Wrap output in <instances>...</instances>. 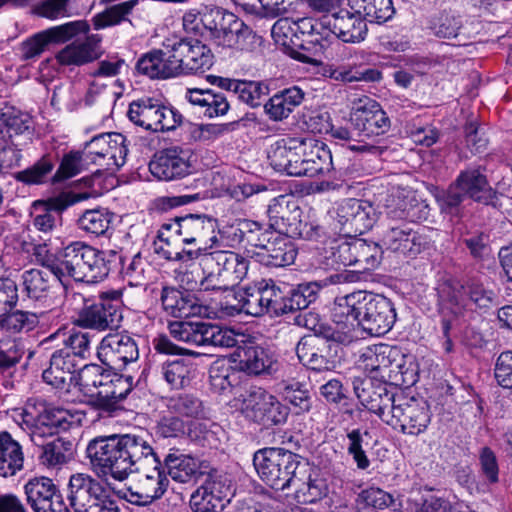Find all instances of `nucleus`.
I'll return each instance as SVG.
<instances>
[{
    "instance_id": "46",
    "label": "nucleus",
    "mask_w": 512,
    "mask_h": 512,
    "mask_svg": "<svg viewBox=\"0 0 512 512\" xmlns=\"http://www.w3.org/2000/svg\"><path fill=\"white\" fill-rule=\"evenodd\" d=\"M164 463L169 476L179 483L196 480L202 474L198 461L188 455L169 453L166 455Z\"/></svg>"
},
{
    "instance_id": "59",
    "label": "nucleus",
    "mask_w": 512,
    "mask_h": 512,
    "mask_svg": "<svg viewBox=\"0 0 512 512\" xmlns=\"http://www.w3.org/2000/svg\"><path fill=\"white\" fill-rule=\"evenodd\" d=\"M161 373L172 388L181 389L189 385L193 377V366L184 360H175L163 364Z\"/></svg>"
},
{
    "instance_id": "24",
    "label": "nucleus",
    "mask_w": 512,
    "mask_h": 512,
    "mask_svg": "<svg viewBox=\"0 0 512 512\" xmlns=\"http://www.w3.org/2000/svg\"><path fill=\"white\" fill-rule=\"evenodd\" d=\"M27 503L34 512H70L58 487L48 477H34L24 485Z\"/></svg>"
},
{
    "instance_id": "28",
    "label": "nucleus",
    "mask_w": 512,
    "mask_h": 512,
    "mask_svg": "<svg viewBox=\"0 0 512 512\" xmlns=\"http://www.w3.org/2000/svg\"><path fill=\"white\" fill-rule=\"evenodd\" d=\"M149 170L159 180L175 181L191 174L192 165L182 150L168 148L153 157Z\"/></svg>"
},
{
    "instance_id": "57",
    "label": "nucleus",
    "mask_w": 512,
    "mask_h": 512,
    "mask_svg": "<svg viewBox=\"0 0 512 512\" xmlns=\"http://www.w3.org/2000/svg\"><path fill=\"white\" fill-rule=\"evenodd\" d=\"M54 166L52 158L49 155H44L32 166L16 172L14 179L25 185H41L47 181Z\"/></svg>"
},
{
    "instance_id": "43",
    "label": "nucleus",
    "mask_w": 512,
    "mask_h": 512,
    "mask_svg": "<svg viewBox=\"0 0 512 512\" xmlns=\"http://www.w3.org/2000/svg\"><path fill=\"white\" fill-rule=\"evenodd\" d=\"M24 455L18 441L7 431L0 432V476H14L23 469Z\"/></svg>"
},
{
    "instance_id": "42",
    "label": "nucleus",
    "mask_w": 512,
    "mask_h": 512,
    "mask_svg": "<svg viewBox=\"0 0 512 512\" xmlns=\"http://www.w3.org/2000/svg\"><path fill=\"white\" fill-rule=\"evenodd\" d=\"M242 241L251 247L258 249L256 252L259 261L263 258V254L268 253L276 240L275 235H281L280 232L264 228V226L256 221L244 220L239 229Z\"/></svg>"
},
{
    "instance_id": "7",
    "label": "nucleus",
    "mask_w": 512,
    "mask_h": 512,
    "mask_svg": "<svg viewBox=\"0 0 512 512\" xmlns=\"http://www.w3.org/2000/svg\"><path fill=\"white\" fill-rule=\"evenodd\" d=\"M467 198L486 205L493 204L496 199V192L489 185L480 166L461 171L437 200L441 211L453 214Z\"/></svg>"
},
{
    "instance_id": "21",
    "label": "nucleus",
    "mask_w": 512,
    "mask_h": 512,
    "mask_svg": "<svg viewBox=\"0 0 512 512\" xmlns=\"http://www.w3.org/2000/svg\"><path fill=\"white\" fill-rule=\"evenodd\" d=\"M97 357L108 368L120 370L138 359V345L128 334H107L97 347Z\"/></svg>"
},
{
    "instance_id": "35",
    "label": "nucleus",
    "mask_w": 512,
    "mask_h": 512,
    "mask_svg": "<svg viewBox=\"0 0 512 512\" xmlns=\"http://www.w3.org/2000/svg\"><path fill=\"white\" fill-rule=\"evenodd\" d=\"M203 254L206 255V263L209 266L214 265L232 287L247 276L249 261L244 257L234 252L223 250L209 253L206 251Z\"/></svg>"
},
{
    "instance_id": "40",
    "label": "nucleus",
    "mask_w": 512,
    "mask_h": 512,
    "mask_svg": "<svg viewBox=\"0 0 512 512\" xmlns=\"http://www.w3.org/2000/svg\"><path fill=\"white\" fill-rule=\"evenodd\" d=\"M133 377L124 376L116 373L112 376L111 381L105 386L104 390L100 392L91 393L93 404L103 410L109 411L113 409L116 404L125 399L132 391Z\"/></svg>"
},
{
    "instance_id": "11",
    "label": "nucleus",
    "mask_w": 512,
    "mask_h": 512,
    "mask_svg": "<svg viewBox=\"0 0 512 512\" xmlns=\"http://www.w3.org/2000/svg\"><path fill=\"white\" fill-rule=\"evenodd\" d=\"M113 297L101 295L97 300L84 298L81 294L75 296L83 302L76 312L73 323L84 329L104 332L117 329L123 319L120 294L113 292Z\"/></svg>"
},
{
    "instance_id": "44",
    "label": "nucleus",
    "mask_w": 512,
    "mask_h": 512,
    "mask_svg": "<svg viewBox=\"0 0 512 512\" xmlns=\"http://www.w3.org/2000/svg\"><path fill=\"white\" fill-rule=\"evenodd\" d=\"M186 98L191 104L204 108V115L209 118L225 115L230 107L227 97L212 89H188Z\"/></svg>"
},
{
    "instance_id": "52",
    "label": "nucleus",
    "mask_w": 512,
    "mask_h": 512,
    "mask_svg": "<svg viewBox=\"0 0 512 512\" xmlns=\"http://www.w3.org/2000/svg\"><path fill=\"white\" fill-rule=\"evenodd\" d=\"M279 393L284 401L292 405L296 414L308 412L311 409V397L304 383L296 380H283L278 384Z\"/></svg>"
},
{
    "instance_id": "26",
    "label": "nucleus",
    "mask_w": 512,
    "mask_h": 512,
    "mask_svg": "<svg viewBox=\"0 0 512 512\" xmlns=\"http://www.w3.org/2000/svg\"><path fill=\"white\" fill-rule=\"evenodd\" d=\"M320 25L329 29L337 38L346 43H359L367 34L364 19L353 10H339L330 15H323Z\"/></svg>"
},
{
    "instance_id": "2",
    "label": "nucleus",
    "mask_w": 512,
    "mask_h": 512,
    "mask_svg": "<svg viewBox=\"0 0 512 512\" xmlns=\"http://www.w3.org/2000/svg\"><path fill=\"white\" fill-rule=\"evenodd\" d=\"M331 318L335 328L329 338L347 345L357 338L356 327L371 336L388 333L396 321V310L393 302L382 294L356 291L335 299Z\"/></svg>"
},
{
    "instance_id": "20",
    "label": "nucleus",
    "mask_w": 512,
    "mask_h": 512,
    "mask_svg": "<svg viewBox=\"0 0 512 512\" xmlns=\"http://www.w3.org/2000/svg\"><path fill=\"white\" fill-rule=\"evenodd\" d=\"M86 21H72L41 31L21 44V56L24 60L39 57L50 43H64L79 33H87Z\"/></svg>"
},
{
    "instance_id": "37",
    "label": "nucleus",
    "mask_w": 512,
    "mask_h": 512,
    "mask_svg": "<svg viewBox=\"0 0 512 512\" xmlns=\"http://www.w3.org/2000/svg\"><path fill=\"white\" fill-rule=\"evenodd\" d=\"M234 296L238 300V304L232 306L235 311L254 317L269 315L268 281L263 280L257 286L246 287Z\"/></svg>"
},
{
    "instance_id": "58",
    "label": "nucleus",
    "mask_w": 512,
    "mask_h": 512,
    "mask_svg": "<svg viewBox=\"0 0 512 512\" xmlns=\"http://www.w3.org/2000/svg\"><path fill=\"white\" fill-rule=\"evenodd\" d=\"M1 316V327L11 334L32 331L39 324V316L30 311L16 310Z\"/></svg>"
},
{
    "instance_id": "55",
    "label": "nucleus",
    "mask_w": 512,
    "mask_h": 512,
    "mask_svg": "<svg viewBox=\"0 0 512 512\" xmlns=\"http://www.w3.org/2000/svg\"><path fill=\"white\" fill-rule=\"evenodd\" d=\"M355 264L360 270L375 269L381 262L383 250L378 243L354 237Z\"/></svg>"
},
{
    "instance_id": "38",
    "label": "nucleus",
    "mask_w": 512,
    "mask_h": 512,
    "mask_svg": "<svg viewBox=\"0 0 512 512\" xmlns=\"http://www.w3.org/2000/svg\"><path fill=\"white\" fill-rule=\"evenodd\" d=\"M305 93L298 86H292L274 94L264 105V110L273 121H282L304 100Z\"/></svg>"
},
{
    "instance_id": "30",
    "label": "nucleus",
    "mask_w": 512,
    "mask_h": 512,
    "mask_svg": "<svg viewBox=\"0 0 512 512\" xmlns=\"http://www.w3.org/2000/svg\"><path fill=\"white\" fill-rule=\"evenodd\" d=\"M0 129L17 146H28L33 141L34 126L31 116L14 106L4 105L0 108Z\"/></svg>"
},
{
    "instance_id": "14",
    "label": "nucleus",
    "mask_w": 512,
    "mask_h": 512,
    "mask_svg": "<svg viewBox=\"0 0 512 512\" xmlns=\"http://www.w3.org/2000/svg\"><path fill=\"white\" fill-rule=\"evenodd\" d=\"M334 229L345 237L356 236L372 228L375 222V210L367 202L354 198L344 199L334 209Z\"/></svg>"
},
{
    "instance_id": "32",
    "label": "nucleus",
    "mask_w": 512,
    "mask_h": 512,
    "mask_svg": "<svg viewBox=\"0 0 512 512\" xmlns=\"http://www.w3.org/2000/svg\"><path fill=\"white\" fill-rule=\"evenodd\" d=\"M160 301L163 311L174 318L201 316L207 311L194 295L175 287H163Z\"/></svg>"
},
{
    "instance_id": "5",
    "label": "nucleus",
    "mask_w": 512,
    "mask_h": 512,
    "mask_svg": "<svg viewBox=\"0 0 512 512\" xmlns=\"http://www.w3.org/2000/svg\"><path fill=\"white\" fill-rule=\"evenodd\" d=\"M305 460L290 450L268 447L255 452L253 465L266 485L284 491L291 488Z\"/></svg>"
},
{
    "instance_id": "17",
    "label": "nucleus",
    "mask_w": 512,
    "mask_h": 512,
    "mask_svg": "<svg viewBox=\"0 0 512 512\" xmlns=\"http://www.w3.org/2000/svg\"><path fill=\"white\" fill-rule=\"evenodd\" d=\"M353 388L361 404L387 423V418L398 403V395L391 392L386 383L375 381L372 377L356 378Z\"/></svg>"
},
{
    "instance_id": "49",
    "label": "nucleus",
    "mask_w": 512,
    "mask_h": 512,
    "mask_svg": "<svg viewBox=\"0 0 512 512\" xmlns=\"http://www.w3.org/2000/svg\"><path fill=\"white\" fill-rule=\"evenodd\" d=\"M461 291L467 296L468 305H473L481 313H486L499 304L496 293L479 281L469 280L459 285V292Z\"/></svg>"
},
{
    "instance_id": "61",
    "label": "nucleus",
    "mask_w": 512,
    "mask_h": 512,
    "mask_svg": "<svg viewBox=\"0 0 512 512\" xmlns=\"http://www.w3.org/2000/svg\"><path fill=\"white\" fill-rule=\"evenodd\" d=\"M137 4L138 0H128L108 7L103 12L96 14L93 17L95 29H103L121 23Z\"/></svg>"
},
{
    "instance_id": "48",
    "label": "nucleus",
    "mask_w": 512,
    "mask_h": 512,
    "mask_svg": "<svg viewBox=\"0 0 512 512\" xmlns=\"http://www.w3.org/2000/svg\"><path fill=\"white\" fill-rule=\"evenodd\" d=\"M349 6L365 23L386 22L395 12L392 0H349Z\"/></svg>"
},
{
    "instance_id": "31",
    "label": "nucleus",
    "mask_w": 512,
    "mask_h": 512,
    "mask_svg": "<svg viewBox=\"0 0 512 512\" xmlns=\"http://www.w3.org/2000/svg\"><path fill=\"white\" fill-rule=\"evenodd\" d=\"M295 497L302 503H314L324 498L328 493V485L321 477L319 469L307 460L299 468L298 475L291 486Z\"/></svg>"
},
{
    "instance_id": "45",
    "label": "nucleus",
    "mask_w": 512,
    "mask_h": 512,
    "mask_svg": "<svg viewBox=\"0 0 512 512\" xmlns=\"http://www.w3.org/2000/svg\"><path fill=\"white\" fill-rule=\"evenodd\" d=\"M71 415L68 411L60 408H46L37 417L34 427L30 433H38L42 437H53L60 430L66 431L70 428Z\"/></svg>"
},
{
    "instance_id": "47",
    "label": "nucleus",
    "mask_w": 512,
    "mask_h": 512,
    "mask_svg": "<svg viewBox=\"0 0 512 512\" xmlns=\"http://www.w3.org/2000/svg\"><path fill=\"white\" fill-rule=\"evenodd\" d=\"M397 354L398 351L393 347L380 344L366 348L360 356V361L365 371L385 377L384 373L392 365V360Z\"/></svg>"
},
{
    "instance_id": "13",
    "label": "nucleus",
    "mask_w": 512,
    "mask_h": 512,
    "mask_svg": "<svg viewBox=\"0 0 512 512\" xmlns=\"http://www.w3.org/2000/svg\"><path fill=\"white\" fill-rule=\"evenodd\" d=\"M242 411L250 420L265 427L284 424L289 409L262 387H250L242 401Z\"/></svg>"
},
{
    "instance_id": "36",
    "label": "nucleus",
    "mask_w": 512,
    "mask_h": 512,
    "mask_svg": "<svg viewBox=\"0 0 512 512\" xmlns=\"http://www.w3.org/2000/svg\"><path fill=\"white\" fill-rule=\"evenodd\" d=\"M36 257L42 262L46 270L30 269L22 274V281L27 295L30 298L38 299L43 296L50 288L51 275L54 274L50 271L48 263L53 261L47 257L46 245H37L34 248Z\"/></svg>"
},
{
    "instance_id": "63",
    "label": "nucleus",
    "mask_w": 512,
    "mask_h": 512,
    "mask_svg": "<svg viewBox=\"0 0 512 512\" xmlns=\"http://www.w3.org/2000/svg\"><path fill=\"white\" fill-rule=\"evenodd\" d=\"M23 357V351L15 341H0V379L7 383Z\"/></svg>"
},
{
    "instance_id": "1",
    "label": "nucleus",
    "mask_w": 512,
    "mask_h": 512,
    "mask_svg": "<svg viewBox=\"0 0 512 512\" xmlns=\"http://www.w3.org/2000/svg\"><path fill=\"white\" fill-rule=\"evenodd\" d=\"M86 455L98 477L126 480L130 474L139 477L166 476L161 461L150 442L134 434L99 436L89 441Z\"/></svg>"
},
{
    "instance_id": "12",
    "label": "nucleus",
    "mask_w": 512,
    "mask_h": 512,
    "mask_svg": "<svg viewBox=\"0 0 512 512\" xmlns=\"http://www.w3.org/2000/svg\"><path fill=\"white\" fill-rule=\"evenodd\" d=\"M127 115L134 124L153 132L174 130L182 122L178 111L150 97L133 101Z\"/></svg>"
},
{
    "instance_id": "39",
    "label": "nucleus",
    "mask_w": 512,
    "mask_h": 512,
    "mask_svg": "<svg viewBox=\"0 0 512 512\" xmlns=\"http://www.w3.org/2000/svg\"><path fill=\"white\" fill-rule=\"evenodd\" d=\"M307 154L302 160L301 176L315 177L329 173L333 168L332 155L322 141L308 138Z\"/></svg>"
},
{
    "instance_id": "33",
    "label": "nucleus",
    "mask_w": 512,
    "mask_h": 512,
    "mask_svg": "<svg viewBox=\"0 0 512 512\" xmlns=\"http://www.w3.org/2000/svg\"><path fill=\"white\" fill-rule=\"evenodd\" d=\"M168 41L163 44L162 49H153L143 54L137 61L135 69L138 74L150 79H168L176 77L175 63L169 57L171 52L168 48Z\"/></svg>"
},
{
    "instance_id": "4",
    "label": "nucleus",
    "mask_w": 512,
    "mask_h": 512,
    "mask_svg": "<svg viewBox=\"0 0 512 512\" xmlns=\"http://www.w3.org/2000/svg\"><path fill=\"white\" fill-rule=\"evenodd\" d=\"M216 228V221L206 215L187 214L163 223L159 237L167 243L181 239L186 245H194V249L186 251L196 252L197 259L219 242Z\"/></svg>"
},
{
    "instance_id": "56",
    "label": "nucleus",
    "mask_w": 512,
    "mask_h": 512,
    "mask_svg": "<svg viewBox=\"0 0 512 512\" xmlns=\"http://www.w3.org/2000/svg\"><path fill=\"white\" fill-rule=\"evenodd\" d=\"M201 265L203 266L202 271L204 276L200 279V281H194L193 283L189 280V274H186L187 277V285L189 289L199 288L203 291H230L232 286L228 283V281L224 278V276L220 273V271L215 268L214 265L209 266L206 263V255L202 254Z\"/></svg>"
},
{
    "instance_id": "29",
    "label": "nucleus",
    "mask_w": 512,
    "mask_h": 512,
    "mask_svg": "<svg viewBox=\"0 0 512 512\" xmlns=\"http://www.w3.org/2000/svg\"><path fill=\"white\" fill-rule=\"evenodd\" d=\"M236 356L240 368L248 374L272 375L280 367L276 354L270 348L252 342L238 346Z\"/></svg>"
},
{
    "instance_id": "25",
    "label": "nucleus",
    "mask_w": 512,
    "mask_h": 512,
    "mask_svg": "<svg viewBox=\"0 0 512 512\" xmlns=\"http://www.w3.org/2000/svg\"><path fill=\"white\" fill-rule=\"evenodd\" d=\"M382 242L386 249L410 258L431 246L430 239L425 234L415 231L409 222L389 227L383 235Z\"/></svg>"
},
{
    "instance_id": "41",
    "label": "nucleus",
    "mask_w": 512,
    "mask_h": 512,
    "mask_svg": "<svg viewBox=\"0 0 512 512\" xmlns=\"http://www.w3.org/2000/svg\"><path fill=\"white\" fill-rule=\"evenodd\" d=\"M168 483L167 476H150L148 474L146 477H139L136 490L133 491L129 488L125 498L137 505L150 504L162 497L168 487Z\"/></svg>"
},
{
    "instance_id": "54",
    "label": "nucleus",
    "mask_w": 512,
    "mask_h": 512,
    "mask_svg": "<svg viewBox=\"0 0 512 512\" xmlns=\"http://www.w3.org/2000/svg\"><path fill=\"white\" fill-rule=\"evenodd\" d=\"M271 35L276 43L286 48L309 50L304 40L297 34L295 21L288 17L280 18L274 23Z\"/></svg>"
},
{
    "instance_id": "10",
    "label": "nucleus",
    "mask_w": 512,
    "mask_h": 512,
    "mask_svg": "<svg viewBox=\"0 0 512 512\" xmlns=\"http://www.w3.org/2000/svg\"><path fill=\"white\" fill-rule=\"evenodd\" d=\"M171 336L195 346L238 348V336L234 330L215 323L196 321H173L168 325Z\"/></svg>"
},
{
    "instance_id": "51",
    "label": "nucleus",
    "mask_w": 512,
    "mask_h": 512,
    "mask_svg": "<svg viewBox=\"0 0 512 512\" xmlns=\"http://www.w3.org/2000/svg\"><path fill=\"white\" fill-rule=\"evenodd\" d=\"M114 214L105 208L86 210L77 220L78 228L96 237L105 236L110 229Z\"/></svg>"
},
{
    "instance_id": "22",
    "label": "nucleus",
    "mask_w": 512,
    "mask_h": 512,
    "mask_svg": "<svg viewBox=\"0 0 512 512\" xmlns=\"http://www.w3.org/2000/svg\"><path fill=\"white\" fill-rule=\"evenodd\" d=\"M307 146L308 138H283L276 141L268 153L271 166L289 176L300 177Z\"/></svg>"
},
{
    "instance_id": "60",
    "label": "nucleus",
    "mask_w": 512,
    "mask_h": 512,
    "mask_svg": "<svg viewBox=\"0 0 512 512\" xmlns=\"http://www.w3.org/2000/svg\"><path fill=\"white\" fill-rule=\"evenodd\" d=\"M89 159L84 151H70L61 160L60 166L52 177L53 182L72 178L87 169Z\"/></svg>"
},
{
    "instance_id": "34",
    "label": "nucleus",
    "mask_w": 512,
    "mask_h": 512,
    "mask_svg": "<svg viewBox=\"0 0 512 512\" xmlns=\"http://www.w3.org/2000/svg\"><path fill=\"white\" fill-rule=\"evenodd\" d=\"M33 444L41 448L39 458L47 467H56L67 463L73 455V443L62 437H42L36 433L29 434Z\"/></svg>"
},
{
    "instance_id": "23",
    "label": "nucleus",
    "mask_w": 512,
    "mask_h": 512,
    "mask_svg": "<svg viewBox=\"0 0 512 512\" xmlns=\"http://www.w3.org/2000/svg\"><path fill=\"white\" fill-rule=\"evenodd\" d=\"M299 361L314 371H329L335 367L336 345L318 335H308L300 339L296 346Z\"/></svg>"
},
{
    "instance_id": "62",
    "label": "nucleus",
    "mask_w": 512,
    "mask_h": 512,
    "mask_svg": "<svg viewBox=\"0 0 512 512\" xmlns=\"http://www.w3.org/2000/svg\"><path fill=\"white\" fill-rule=\"evenodd\" d=\"M328 128L329 125L327 124V126L325 127V131H328ZM329 131L332 138L347 143L349 149L352 151L360 153H369L373 155H380L383 152V148L380 146H376L370 143H358L359 138L357 136V131L355 130L354 126L352 129H348L342 126H331Z\"/></svg>"
},
{
    "instance_id": "8",
    "label": "nucleus",
    "mask_w": 512,
    "mask_h": 512,
    "mask_svg": "<svg viewBox=\"0 0 512 512\" xmlns=\"http://www.w3.org/2000/svg\"><path fill=\"white\" fill-rule=\"evenodd\" d=\"M267 215L269 228L290 238L316 240L320 237L322 228L315 222L309 221L296 200L291 195H280L271 200Z\"/></svg>"
},
{
    "instance_id": "9",
    "label": "nucleus",
    "mask_w": 512,
    "mask_h": 512,
    "mask_svg": "<svg viewBox=\"0 0 512 512\" xmlns=\"http://www.w3.org/2000/svg\"><path fill=\"white\" fill-rule=\"evenodd\" d=\"M69 509L74 512H119L117 502L111 497L107 488L86 473L70 476L67 485Z\"/></svg>"
},
{
    "instance_id": "64",
    "label": "nucleus",
    "mask_w": 512,
    "mask_h": 512,
    "mask_svg": "<svg viewBox=\"0 0 512 512\" xmlns=\"http://www.w3.org/2000/svg\"><path fill=\"white\" fill-rule=\"evenodd\" d=\"M90 41L72 43L57 54V60L63 65H81L92 61L96 57Z\"/></svg>"
},
{
    "instance_id": "6",
    "label": "nucleus",
    "mask_w": 512,
    "mask_h": 512,
    "mask_svg": "<svg viewBox=\"0 0 512 512\" xmlns=\"http://www.w3.org/2000/svg\"><path fill=\"white\" fill-rule=\"evenodd\" d=\"M200 22L210 37L224 47L248 50L257 35L234 13L218 6H205L200 12Z\"/></svg>"
},
{
    "instance_id": "19",
    "label": "nucleus",
    "mask_w": 512,
    "mask_h": 512,
    "mask_svg": "<svg viewBox=\"0 0 512 512\" xmlns=\"http://www.w3.org/2000/svg\"><path fill=\"white\" fill-rule=\"evenodd\" d=\"M429 406L414 398L398 395V403L392 415L387 418V424L393 427L400 426L403 433L419 435L424 432L430 423Z\"/></svg>"
},
{
    "instance_id": "3",
    "label": "nucleus",
    "mask_w": 512,
    "mask_h": 512,
    "mask_svg": "<svg viewBox=\"0 0 512 512\" xmlns=\"http://www.w3.org/2000/svg\"><path fill=\"white\" fill-rule=\"evenodd\" d=\"M120 262L121 257L114 249L102 251L85 242L74 241L47 265L60 282L70 277L78 282L94 283L105 279Z\"/></svg>"
},
{
    "instance_id": "18",
    "label": "nucleus",
    "mask_w": 512,
    "mask_h": 512,
    "mask_svg": "<svg viewBox=\"0 0 512 512\" xmlns=\"http://www.w3.org/2000/svg\"><path fill=\"white\" fill-rule=\"evenodd\" d=\"M351 124L357 131L358 143L385 134L391 126L390 119L380 105L369 98L360 100L351 113Z\"/></svg>"
},
{
    "instance_id": "53",
    "label": "nucleus",
    "mask_w": 512,
    "mask_h": 512,
    "mask_svg": "<svg viewBox=\"0 0 512 512\" xmlns=\"http://www.w3.org/2000/svg\"><path fill=\"white\" fill-rule=\"evenodd\" d=\"M211 388L223 393L238 383L239 372L224 358L215 360L209 368Z\"/></svg>"
},
{
    "instance_id": "16",
    "label": "nucleus",
    "mask_w": 512,
    "mask_h": 512,
    "mask_svg": "<svg viewBox=\"0 0 512 512\" xmlns=\"http://www.w3.org/2000/svg\"><path fill=\"white\" fill-rule=\"evenodd\" d=\"M231 496L230 479L214 471L192 493L190 507L193 512H221Z\"/></svg>"
},
{
    "instance_id": "15",
    "label": "nucleus",
    "mask_w": 512,
    "mask_h": 512,
    "mask_svg": "<svg viewBox=\"0 0 512 512\" xmlns=\"http://www.w3.org/2000/svg\"><path fill=\"white\" fill-rule=\"evenodd\" d=\"M168 43L177 76L209 69L213 64L210 48L197 39L180 38Z\"/></svg>"
},
{
    "instance_id": "50",
    "label": "nucleus",
    "mask_w": 512,
    "mask_h": 512,
    "mask_svg": "<svg viewBox=\"0 0 512 512\" xmlns=\"http://www.w3.org/2000/svg\"><path fill=\"white\" fill-rule=\"evenodd\" d=\"M276 240L268 253L263 254L260 262L266 266L284 267L294 263L297 250L294 243L286 235H275Z\"/></svg>"
},
{
    "instance_id": "27",
    "label": "nucleus",
    "mask_w": 512,
    "mask_h": 512,
    "mask_svg": "<svg viewBox=\"0 0 512 512\" xmlns=\"http://www.w3.org/2000/svg\"><path fill=\"white\" fill-rule=\"evenodd\" d=\"M81 364L68 350H55L51 354L49 367L43 371L42 378L52 387L68 392L72 385L77 384V371Z\"/></svg>"
}]
</instances>
